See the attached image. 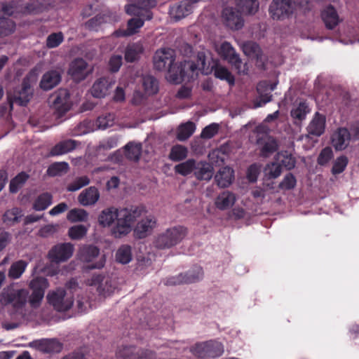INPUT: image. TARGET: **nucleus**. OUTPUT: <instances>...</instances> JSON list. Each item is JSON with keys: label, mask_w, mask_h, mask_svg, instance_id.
Masks as SVG:
<instances>
[{"label": "nucleus", "mask_w": 359, "mask_h": 359, "mask_svg": "<svg viewBox=\"0 0 359 359\" xmlns=\"http://www.w3.org/2000/svg\"><path fill=\"white\" fill-rule=\"evenodd\" d=\"M147 212L144 205H130L118 209V220L111 229V235L116 238H121L133 230V224Z\"/></svg>", "instance_id": "f257e3e1"}, {"label": "nucleus", "mask_w": 359, "mask_h": 359, "mask_svg": "<svg viewBox=\"0 0 359 359\" xmlns=\"http://www.w3.org/2000/svg\"><path fill=\"white\" fill-rule=\"evenodd\" d=\"M187 233V229L183 226L168 228L154 237L153 245L159 250L170 249L181 243Z\"/></svg>", "instance_id": "f03ea898"}, {"label": "nucleus", "mask_w": 359, "mask_h": 359, "mask_svg": "<svg viewBox=\"0 0 359 359\" xmlns=\"http://www.w3.org/2000/svg\"><path fill=\"white\" fill-rule=\"evenodd\" d=\"M34 89L31 86L30 79L25 77L21 84L15 87L11 94L8 95V102L11 107L14 104L25 107L33 97Z\"/></svg>", "instance_id": "7ed1b4c3"}, {"label": "nucleus", "mask_w": 359, "mask_h": 359, "mask_svg": "<svg viewBox=\"0 0 359 359\" xmlns=\"http://www.w3.org/2000/svg\"><path fill=\"white\" fill-rule=\"evenodd\" d=\"M297 6L294 0H273L269 12L273 20H285L293 15Z\"/></svg>", "instance_id": "20e7f679"}, {"label": "nucleus", "mask_w": 359, "mask_h": 359, "mask_svg": "<svg viewBox=\"0 0 359 359\" xmlns=\"http://www.w3.org/2000/svg\"><path fill=\"white\" fill-rule=\"evenodd\" d=\"M28 292L25 289H15L12 287L4 288L0 294L2 305L11 304L15 311L24 307L27 302Z\"/></svg>", "instance_id": "39448f33"}, {"label": "nucleus", "mask_w": 359, "mask_h": 359, "mask_svg": "<svg viewBox=\"0 0 359 359\" xmlns=\"http://www.w3.org/2000/svg\"><path fill=\"white\" fill-rule=\"evenodd\" d=\"M47 299L54 309L60 312L69 310L74 304L73 296L68 295L63 288L50 292L47 295Z\"/></svg>", "instance_id": "423d86ee"}, {"label": "nucleus", "mask_w": 359, "mask_h": 359, "mask_svg": "<svg viewBox=\"0 0 359 359\" xmlns=\"http://www.w3.org/2000/svg\"><path fill=\"white\" fill-rule=\"evenodd\" d=\"M203 276V271L200 266H194L191 269L185 273H180L176 276L166 278L165 285H177L180 284H189L200 280Z\"/></svg>", "instance_id": "0eeeda50"}, {"label": "nucleus", "mask_w": 359, "mask_h": 359, "mask_svg": "<svg viewBox=\"0 0 359 359\" xmlns=\"http://www.w3.org/2000/svg\"><path fill=\"white\" fill-rule=\"evenodd\" d=\"M48 286V280L43 277H36L30 281L29 287L32 292L29 296V302L32 307L37 308L39 306Z\"/></svg>", "instance_id": "6e6552de"}, {"label": "nucleus", "mask_w": 359, "mask_h": 359, "mask_svg": "<svg viewBox=\"0 0 359 359\" xmlns=\"http://www.w3.org/2000/svg\"><path fill=\"white\" fill-rule=\"evenodd\" d=\"M50 99L58 117L62 116L71 109L70 94L67 89H60Z\"/></svg>", "instance_id": "1a4fd4ad"}, {"label": "nucleus", "mask_w": 359, "mask_h": 359, "mask_svg": "<svg viewBox=\"0 0 359 359\" xmlns=\"http://www.w3.org/2000/svg\"><path fill=\"white\" fill-rule=\"evenodd\" d=\"M74 250V245L70 243H59L49 250L48 257L52 263L60 264L70 259Z\"/></svg>", "instance_id": "9d476101"}, {"label": "nucleus", "mask_w": 359, "mask_h": 359, "mask_svg": "<svg viewBox=\"0 0 359 359\" xmlns=\"http://www.w3.org/2000/svg\"><path fill=\"white\" fill-rule=\"evenodd\" d=\"M167 79L172 83H180L184 81H190L194 77L189 69L185 67V60L180 64H173L168 69Z\"/></svg>", "instance_id": "9b49d317"}, {"label": "nucleus", "mask_w": 359, "mask_h": 359, "mask_svg": "<svg viewBox=\"0 0 359 359\" xmlns=\"http://www.w3.org/2000/svg\"><path fill=\"white\" fill-rule=\"evenodd\" d=\"M175 55L171 48H162L156 51L154 56V66L156 70H168L174 64Z\"/></svg>", "instance_id": "f8f14e48"}, {"label": "nucleus", "mask_w": 359, "mask_h": 359, "mask_svg": "<svg viewBox=\"0 0 359 359\" xmlns=\"http://www.w3.org/2000/svg\"><path fill=\"white\" fill-rule=\"evenodd\" d=\"M222 18L225 26L231 29L238 30L243 27L244 20L241 13L233 7L224 8Z\"/></svg>", "instance_id": "ddd939ff"}, {"label": "nucleus", "mask_w": 359, "mask_h": 359, "mask_svg": "<svg viewBox=\"0 0 359 359\" xmlns=\"http://www.w3.org/2000/svg\"><path fill=\"white\" fill-rule=\"evenodd\" d=\"M156 226V219L153 215H148L137 222L133 229L134 236L143 239L150 235Z\"/></svg>", "instance_id": "4468645a"}, {"label": "nucleus", "mask_w": 359, "mask_h": 359, "mask_svg": "<svg viewBox=\"0 0 359 359\" xmlns=\"http://www.w3.org/2000/svg\"><path fill=\"white\" fill-rule=\"evenodd\" d=\"M88 65L83 58H76L69 65L68 74L76 82L84 80L90 71L88 69Z\"/></svg>", "instance_id": "2eb2a0df"}, {"label": "nucleus", "mask_w": 359, "mask_h": 359, "mask_svg": "<svg viewBox=\"0 0 359 359\" xmlns=\"http://www.w3.org/2000/svg\"><path fill=\"white\" fill-rule=\"evenodd\" d=\"M217 53L222 58L227 60L229 63L233 65L236 69L241 71L242 60L229 42H223L218 48Z\"/></svg>", "instance_id": "dca6fc26"}, {"label": "nucleus", "mask_w": 359, "mask_h": 359, "mask_svg": "<svg viewBox=\"0 0 359 359\" xmlns=\"http://www.w3.org/2000/svg\"><path fill=\"white\" fill-rule=\"evenodd\" d=\"M30 346L46 353H59L62 348V344L55 339L35 340L30 344Z\"/></svg>", "instance_id": "f3484780"}, {"label": "nucleus", "mask_w": 359, "mask_h": 359, "mask_svg": "<svg viewBox=\"0 0 359 359\" xmlns=\"http://www.w3.org/2000/svg\"><path fill=\"white\" fill-rule=\"evenodd\" d=\"M114 83L109 79L102 77L97 79L90 89L93 97L102 98L107 96L112 88Z\"/></svg>", "instance_id": "a211bd4d"}, {"label": "nucleus", "mask_w": 359, "mask_h": 359, "mask_svg": "<svg viewBox=\"0 0 359 359\" xmlns=\"http://www.w3.org/2000/svg\"><path fill=\"white\" fill-rule=\"evenodd\" d=\"M351 134L346 128H339L332 137V146L337 151L344 150L349 144Z\"/></svg>", "instance_id": "6ab92c4d"}, {"label": "nucleus", "mask_w": 359, "mask_h": 359, "mask_svg": "<svg viewBox=\"0 0 359 359\" xmlns=\"http://www.w3.org/2000/svg\"><path fill=\"white\" fill-rule=\"evenodd\" d=\"M206 54L205 51H199L196 55V61H190L185 60V67L189 69V71L191 72V74H193L194 77L198 75L197 71H202L203 73L208 74V72H205V70H208L209 65L206 64Z\"/></svg>", "instance_id": "aec40b11"}, {"label": "nucleus", "mask_w": 359, "mask_h": 359, "mask_svg": "<svg viewBox=\"0 0 359 359\" xmlns=\"http://www.w3.org/2000/svg\"><path fill=\"white\" fill-rule=\"evenodd\" d=\"M276 85L268 81H260L257 86V90L259 95V100L257 107H262L271 100V92L275 89Z\"/></svg>", "instance_id": "412c9836"}, {"label": "nucleus", "mask_w": 359, "mask_h": 359, "mask_svg": "<svg viewBox=\"0 0 359 359\" xmlns=\"http://www.w3.org/2000/svg\"><path fill=\"white\" fill-rule=\"evenodd\" d=\"M62 79L61 74L57 70L46 72L40 81V88L43 90H50L57 86Z\"/></svg>", "instance_id": "4be33fe9"}, {"label": "nucleus", "mask_w": 359, "mask_h": 359, "mask_svg": "<svg viewBox=\"0 0 359 359\" xmlns=\"http://www.w3.org/2000/svg\"><path fill=\"white\" fill-rule=\"evenodd\" d=\"M76 140L68 139L57 143L51 148L49 152L50 156H61L74 151L78 146Z\"/></svg>", "instance_id": "5701e85b"}, {"label": "nucleus", "mask_w": 359, "mask_h": 359, "mask_svg": "<svg viewBox=\"0 0 359 359\" xmlns=\"http://www.w3.org/2000/svg\"><path fill=\"white\" fill-rule=\"evenodd\" d=\"M321 18L328 29H333L339 22L337 11L332 5L326 6L321 11Z\"/></svg>", "instance_id": "b1692460"}, {"label": "nucleus", "mask_w": 359, "mask_h": 359, "mask_svg": "<svg viewBox=\"0 0 359 359\" xmlns=\"http://www.w3.org/2000/svg\"><path fill=\"white\" fill-rule=\"evenodd\" d=\"M98 223L102 227L111 226L116 220H118V209L109 207L101 211L98 216Z\"/></svg>", "instance_id": "393cba45"}, {"label": "nucleus", "mask_w": 359, "mask_h": 359, "mask_svg": "<svg viewBox=\"0 0 359 359\" xmlns=\"http://www.w3.org/2000/svg\"><path fill=\"white\" fill-rule=\"evenodd\" d=\"M325 116L316 112L307 127L308 133L313 136H320L325 132Z\"/></svg>", "instance_id": "a878e982"}, {"label": "nucleus", "mask_w": 359, "mask_h": 359, "mask_svg": "<svg viewBox=\"0 0 359 359\" xmlns=\"http://www.w3.org/2000/svg\"><path fill=\"white\" fill-rule=\"evenodd\" d=\"M144 23V20L138 18H133L128 21L127 29H119L116 30L114 34L117 37L132 36L139 32V29L143 27Z\"/></svg>", "instance_id": "bb28decb"}, {"label": "nucleus", "mask_w": 359, "mask_h": 359, "mask_svg": "<svg viewBox=\"0 0 359 359\" xmlns=\"http://www.w3.org/2000/svg\"><path fill=\"white\" fill-rule=\"evenodd\" d=\"M100 198V193L95 187L84 189L78 196L79 203L83 206L94 205Z\"/></svg>", "instance_id": "cd10ccee"}, {"label": "nucleus", "mask_w": 359, "mask_h": 359, "mask_svg": "<svg viewBox=\"0 0 359 359\" xmlns=\"http://www.w3.org/2000/svg\"><path fill=\"white\" fill-rule=\"evenodd\" d=\"M257 143L262 145V153L264 156H268L276 151L278 149V142L273 137L263 135L262 137H258Z\"/></svg>", "instance_id": "c85d7f7f"}, {"label": "nucleus", "mask_w": 359, "mask_h": 359, "mask_svg": "<svg viewBox=\"0 0 359 359\" xmlns=\"http://www.w3.org/2000/svg\"><path fill=\"white\" fill-rule=\"evenodd\" d=\"M234 178V171L228 166L222 168L215 175V180L219 187H229Z\"/></svg>", "instance_id": "c756f323"}, {"label": "nucleus", "mask_w": 359, "mask_h": 359, "mask_svg": "<svg viewBox=\"0 0 359 359\" xmlns=\"http://www.w3.org/2000/svg\"><path fill=\"white\" fill-rule=\"evenodd\" d=\"M236 201V198L233 193L224 191L217 196L215 203L218 209L224 210L231 207Z\"/></svg>", "instance_id": "7c9ffc66"}, {"label": "nucleus", "mask_w": 359, "mask_h": 359, "mask_svg": "<svg viewBox=\"0 0 359 359\" xmlns=\"http://www.w3.org/2000/svg\"><path fill=\"white\" fill-rule=\"evenodd\" d=\"M100 254V249L93 245H85L80 248L78 257L79 259L86 263L92 262Z\"/></svg>", "instance_id": "2f4dec72"}, {"label": "nucleus", "mask_w": 359, "mask_h": 359, "mask_svg": "<svg viewBox=\"0 0 359 359\" xmlns=\"http://www.w3.org/2000/svg\"><path fill=\"white\" fill-rule=\"evenodd\" d=\"M193 9L194 6L191 4L190 1L183 0L171 8L170 13L178 20L191 13Z\"/></svg>", "instance_id": "473e14b6"}, {"label": "nucleus", "mask_w": 359, "mask_h": 359, "mask_svg": "<svg viewBox=\"0 0 359 359\" xmlns=\"http://www.w3.org/2000/svg\"><path fill=\"white\" fill-rule=\"evenodd\" d=\"M194 175L199 180L208 181L213 175V168L206 161L196 162Z\"/></svg>", "instance_id": "72a5a7b5"}, {"label": "nucleus", "mask_w": 359, "mask_h": 359, "mask_svg": "<svg viewBox=\"0 0 359 359\" xmlns=\"http://www.w3.org/2000/svg\"><path fill=\"white\" fill-rule=\"evenodd\" d=\"M211 70L215 78L226 81L231 87L235 85V77L226 67L216 64L212 67Z\"/></svg>", "instance_id": "f704fd0d"}, {"label": "nucleus", "mask_w": 359, "mask_h": 359, "mask_svg": "<svg viewBox=\"0 0 359 359\" xmlns=\"http://www.w3.org/2000/svg\"><path fill=\"white\" fill-rule=\"evenodd\" d=\"M144 51V47L140 43H133L127 46L125 50V60L128 62L137 60Z\"/></svg>", "instance_id": "c9c22d12"}, {"label": "nucleus", "mask_w": 359, "mask_h": 359, "mask_svg": "<svg viewBox=\"0 0 359 359\" xmlns=\"http://www.w3.org/2000/svg\"><path fill=\"white\" fill-rule=\"evenodd\" d=\"M124 149L125 155L128 159L134 161L140 160L142 149L141 143L130 142L124 147Z\"/></svg>", "instance_id": "e433bc0d"}, {"label": "nucleus", "mask_w": 359, "mask_h": 359, "mask_svg": "<svg viewBox=\"0 0 359 359\" xmlns=\"http://www.w3.org/2000/svg\"><path fill=\"white\" fill-rule=\"evenodd\" d=\"M23 216L22 210L19 208L8 210L3 215L2 220L7 225L12 226L20 221Z\"/></svg>", "instance_id": "4c0bfd02"}, {"label": "nucleus", "mask_w": 359, "mask_h": 359, "mask_svg": "<svg viewBox=\"0 0 359 359\" xmlns=\"http://www.w3.org/2000/svg\"><path fill=\"white\" fill-rule=\"evenodd\" d=\"M53 196L48 192H44L39 195L33 203V209L36 211H42L51 205Z\"/></svg>", "instance_id": "58836bf2"}, {"label": "nucleus", "mask_w": 359, "mask_h": 359, "mask_svg": "<svg viewBox=\"0 0 359 359\" xmlns=\"http://www.w3.org/2000/svg\"><path fill=\"white\" fill-rule=\"evenodd\" d=\"M195 130L196 125L192 121L181 124L177 128V139L180 141L187 140L193 135Z\"/></svg>", "instance_id": "ea45409f"}, {"label": "nucleus", "mask_w": 359, "mask_h": 359, "mask_svg": "<svg viewBox=\"0 0 359 359\" xmlns=\"http://www.w3.org/2000/svg\"><path fill=\"white\" fill-rule=\"evenodd\" d=\"M27 265L28 262L22 259L13 262L8 269V277L13 280L20 278L25 272Z\"/></svg>", "instance_id": "a19ab883"}, {"label": "nucleus", "mask_w": 359, "mask_h": 359, "mask_svg": "<svg viewBox=\"0 0 359 359\" xmlns=\"http://www.w3.org/2000/svg\"><path fill=\"white\" fill-rule=\"evenodd\" d=\"M188 149L181 144H175L172 147L168 158L174 162H179L184 160L188 156Z\"/></svg>", "instance_id": "79ce46f5"}, {"label": "nucleus", "mask_w": 359, "mask_h": 359, "mask_svg": "<svg viewBox=\"0 0 359 359\" xmlns=\"http://www.w3.org/2000/svg\"><path fill=\"white\" fill-rule=\"evenodd\" d=\"M43 5L39 0H29L20 8V11L25 15L37 14L43 11Z\"/></svg>", "instance_id": "37998d69"}, {"label": "nucleus", "mask_w": 359, "mask_h": 359, "mask_svg": "<svg viewBox=\"0 0 359 359\" xmlns=\"http://www.w3.org/2000/svg\"><path fill=\"white\" fill-rule=\"evenodd\" d=\"M310 112V109L306 102H300L294 106L290 111L291 116L299 122L306 118V114Z\"/></svg>", "instance_id": "c03bdc74"}, {"label": "nucleus", "mask_w": 359, "mask_h": 359, "mask_svg": "<svg viewBox=\"0 0 359 359\" xmlns=\"http://www.w3.org/2000/svg\"><path fill=\"white\" fill-rule=\"evenodd\" d=\"M196 166V161L193 158H190L176 165L174 168V170L176 173L182 176H187L195 170Z\"/></svg>", "instance_id": "a18cd8bd"}, {"label": "nucleus", "mask_w": 359, "mask_h": 359, "mask_svg": "<svg viewBox=\"0 0 359 359\" xmlns=\"http://www.w3.org/2000/svg\"><path fill=\"white\" fill-rule=\"evenodd\" d=\"M142 86L148 95L156 94L158 91V82L153 76H144L142 79Z\"/></svg>", "instance_id": "49530a36"}, {"label": "nucleus", "mask_w": 359, "mask_h": 359, "mask_svg": "<svg viewBox=\"0 0 359 359\" xmlns=\"http://www.w3.org/2000/svg\"><path fill=\"white\" fill-rule=\"evenodd\" d=\"M116 260L118 263L126 264L132 260V249L128 245H122L116 251Z\"/></svg>", "instance_id": "de8ad7c7"}, {"label": "nucleus", "mask_w": 359, "mask_h": 359, "mask_svg": "<svg viewBox=\"0 0 359 359\" xmlns=\"http://www.w3.org/2000/svg\"><path fill=\"white\" fill-rule=\"evenodd\" d=\"M237 6L243 13L255 14L259 8L257 0H236Z\"/></svg>", "instance_id": "09e8293b"}, {"label": "nucleus", "mask_w": 359, "mask_h": 359, "mask_svg": "<svg viewBox=\"0 0 359 359\" xmlns=\"http://www.w3.org/2000/svg\"><path fill=\"white\" fill-rule=\"evenodd\" d=\"M29 175L25 172H21L11 180L9 190L11 193H17L25 184Z\"/></svg>", "instance_id": "8fccbe9b"}, {"label": "nucleus", "mask_w": 359, "mask_h": 359, "mask_svg": "<svg viewBox=\"0 0 359 359\" xmlns=\"http://www.w3.org/2000/svg\"><path fill=\"white\" fill-rule=\"evenodd\" d=\"M207 357L217 358L222 355L224 353V346L222 343L210 340L207 341Z\"/></svg>", "instance_id": "3c124183"}, {"label": "nucleus", "mask_w": 359, "mask_h": 359, "mask_svg": "<svg viewBox=\"0 0 359 359\" xmlns=\"http://www.w3.org/2000/svg\"><path fill=\"white\" fill-rule=\"evenodd\" d=\"M67 218L71 222H86L88 213L83 209L74 208L69 211Z\"/></svg>", "instance_id": "603ef678"}, {"label": "nucleus", "mask_w": 359, "mask_h": 359, "mask_svg": "<svg viewBox=\"0 0 359 359\" xmlns=\"http://www.w3.org/2000/svg\"><path fill=\"white\" fill-rule=\"evenodd\" d=\"M137 4L139 6L140 11H142V16L146 20H151L152 18V13L149 9L156 6V1L155 0H137Z\"/></svg>", "instance_id": "864d4df0"}, {"label": "nucleus", "mask_w": 359, "mask_h": 359, "mask_svg": "<svg viewBox=\"0 0 359 359\" xmlns=\"http://www.w3.org/2000/svg\"><path fill=\"white\" fill-rule=\"evenodd\" d=\"M115 114L114 113H106L98 116L96 120V126L99 129L104 130L114 124Z\"/></svg>", "instance_id": "5fc2aeb1"}, {"label": "nucleus", "mask_w": 359, "mask_h": 359, "mask_svg": "<svg viewBox=\"0 0 359 359\" xmlns=\"http://www.w3.org/2000/svg\"><path fill=\"white\" fill-rule=\"evenodd\" d=\"M69 168L67 162H55L50 165L47 169V174L49 176L55 177L62 172H67Z\"/></svg>", "instance_id": "6e6d98bb"}, {"label": "nucleus", "mask_w": 359, "mask_h": 359, "mask_svg": "<svg viewBox=\"0 0 359 359\" xmlns=\"http://www.w3.org/2000/svg\"><path fill=\"white\" fill-rule=\"evenodd\" d=\"M15 29V23L12 20L3 18H0V36H8Z\"/></svg>", "instance_id": "4d7b16f0"}, {"label": "nucleus", "mask_w": 359, "mask_h": 359, "mask_svg": "<svg viewBox=\"0 0 359 359\" xmlns=\"http://www.w3.org/2000/svg\"><path fill=\"white\" fill-rule=\"evenodd\" d=\"M88 228L83 224L73 226L69 229L68 235L72 240H80L87 233Z\"/></svg>", "instance_id": "13d9d810"}, {"label": "nucleus", "mask_w": 359, "mask_h": 359, "mask_svg": "<svg viewBox=\"0 0 359 359\" xmlns=\"http://www.w3.org/2000/svg\"><path fill=\"white\" fill-rule=\"evenodd\" d=\"M90 182L89 177L86 175L76 177L72 183L67 185V190L71 192L76 191L88 185Z\"/></svg>", "instance_id": "bf43d9fd"}, {"label": "nucleus", "mask_w": 359, "mask_h": 359, "mask_svg": "<svg viewBox=\"0 0 359 359\" xmlns=\"http://www.w3.org/2000/svg\"><path fill=\"white\" fill-rule=\"evenodd\" d=\"M64 41V36L61 32L52 33L46 39V47L54 48L58 47Z\"/></svg>", "instance_id": "052dcab7"}, {"label": "nucleus", "mask_w": 359, "mask_h": 359, "mask_svg": "<svg viewBox=\"0 0 359 359\" xmlns=\"http://www.w3.org/2000/svg\"><path fill=\"white\" fill-rule=\"evenodd\" d=\"M348 163V158L346 156H341L334 161L332 168V173L338 175L344 172Z\"/></svg>", "instance_id": "680f3d73"}, {"label": "nucleus", "mask_w": 359, "mask_h": 359, "mask_svg": "<svg viewBox=\"0 0 359 359\" xmlns=\"http://www.w3.org/2000/svg\"><path fill=\"white\" fill-rule=\"evenodd\" d=\"M156 353L151 349L140 348L133 353L130 359H156Z\"/></svg>", "instance_id": "e2e57ef3"}, {"label": "nucleus", "mask_w": 359, "mask_h": 359, "mask_svg": "<svg viewBox=\"0 0 359 359\" xmlns=\"http://www.w3.org/2000/svg\"><path fill=\"white\" fill-rule=\"evenodd\" d=\"M297 180L293 174H287L283 181L279 184L278 187L280 189L291 190L295 187Z\"/></svg>", "instance_id": "0e129e2a"}, {"label": "nucleus", "mask_w": 359, "mask_h": 359, "mask_svg": "<svg viewBox=\"0 0 359 359\" xmlns=\"http://www.w3.org/2000/svg\"><path fill=\"white\" fill-rule=\"evenodd\" d=\"M218 130L219 125L215 123H211L203 129L201 137L203 139H211L218 133Z\"/></svg>", "instance_id": "69168bd1"}, {"label": "nucleus", "mask_w": 359, "mask_h": 359, "mask_svg": "<svg viewBox=\"0 0 359 359\" xmlns=\"http://www.w3.org/2000/svg\"><path fill=\"white\" fill-rule=\"evenodd\" d=\"M266 170L269 179H275L280 175L282 168L278 163H271L267 165Z\"/></svg>", "instance_id": "338daca9"}, {"label": "nucleus", "mask_w": 359, "mask_h": 359, "mask_svg": "<svg viewBox=\"0 0 359 359\" xmlns=\"http://www.w3.org/2000/svg\"><path fill=\"white\" fill-rule=\"evenodd\" d=\"M333 152L330 147H325L320 151L318 157V163L320 165L327 164L332 158Z\"/></svg>", "instance_id": "774afa93"}]
</instances>
